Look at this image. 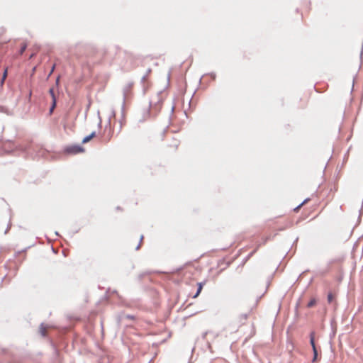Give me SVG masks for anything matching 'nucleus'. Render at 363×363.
Returning a JSON list of instances; mask_svg holds the SVG:
<instances>
[{"instance_id":"nucleus-1","label":"nucleus","mask_w":363,"mask_h":363,"mask_svg":"<svg viewBox=\"0 0 363 363\" xmlns=\"http://www.w3.org/2000/svg\"><path fill=\"white\" fill-rule=\"evenodd\" d=\"M65 151V152H67L68 154L76 155L78 153L83 152L84 151V150L82 147H81L79 145H72L66 147Z\"/></svg>"},{"instance_id":"nucleus-2","label":"nucleus","mask_w":363,"mask_h":363,"mask_svg":"<svg viewBox=\"0 0 363 363\" xmlns=\"http://www.w3.org/2000/svg\"><path fill=\"white\" fill-rule=\"evenodd\" d=\"M31 50H33V52L29 57L30 59H32L37 54V52L40 50V46L38 45H35L33 46Z\"/></svg>"},{"instance_id":"nucleus-3","label":"nucleus","mask_w":363,"mask_h":363,"mask_svg":"<svg viewBox=\"0 0 363 363\" xmlns=\"http://www.w3.org/2000/svg\"><path fill=\"white\" fill-rule=\"evenodd\" d=\"M49 93L50 94L52 98V101H53V104H52V106L50 109V111H52L53 108H55V103H56V99H55V93H54V89L52 88H51L50 90H49Z\"/></svg>"},{"instance_id":"nucleus-4","label":"nucleus","mask_w":363,"mask_h":363,"mask_svg":"<svg viewBox=\"0 0 363 363\" xmlns=\"http://www.w3.org/2000/svg\"><path fill=\"white\" fill-rule=\"evenodd\" d=\"M335 301V294H333L332 292H329L328 294V303H332Z\"/></svg>"},{"instance_id":"nucleus-5","label":"nucleus","mask_w":363,"mask_h":363,"mask_svg":"<svg viewBox=\"0 0 363 363\" xmlns=\"http://www.w3.org/2000/svg\"><path fill=\"white\" fill-rule=\"evenodd\" d=\"M315 337H314V333H311L310 335V342L313 347V350L316 349L315 345Z\"/></svg>"},{"instance_id":"nucleus-6","label":"nucleus","mask_w":363,"mask_h":363,"mask_svg":"<svg viewBox=\"0 0 363 363\" xmlns=\"http://www.w3.org/2000/svg\"><path fill=\"white\" fill-rule=\"evenodd\" d=\"M202 289H203V284L202 283H198L197 291H196V294L193 297L194 298L198 297L199 295L200 294V293L201 292Z\"/></svg>"},{"instance_id":"nucleus-7","label":"nucleus","mask_w":363,"mask_h":363,"mask_svg":"<svg viewBox=\"0 0 363 363\" xmlns=\"http://www.w3.org/2000/svg\"><path fill=\"white\" fill-rule=\"evenodd\" d=\"M39 332L42 336L45 337L47 334V328L43 325H40Z\"/></svg>"},{"instance_id":"nucleus-8","label":"nucleus","mask_w":363,"mask_h":363,"mask_svg":"<svg viewBox=\"0 0 363 363\" xmlns=\"http://www.w3.org/2000/svg\"><path fill=\"white\" fill-rule=\"evenodd\" d=\"M308 201H309V199H305V200H304V201H303L300 205H298L297 207H296V208H294V211L295 212H298V211L301 209V208L304 204H306Z\"/></svg>"},{"instance_id":"nucleus-9","label":"nucleus","mask_w":363,"mask_h":363,"mask_svg":"<svg viewBox=\"0 0 363 363\" xmlns=\"http://www.w3.org/2000/svg\"><path fill=\"white\" fill-rule=\"evenodd\" d=\"M95 135V133H92L91 135L85 137L83 140H82V143H86L87 142H89L91 138H93Z\"/></svg>"},{"instance_id":"nucleus-10","label":"nucleus","mask_w":363,"mask_h":363,"mask_svg":"<svg viewBox=\"0 0 363 363\" xmlns=\"http://www.w3.org/2000/svg\"><path fill=\"white\" fill-rule=\"evenodd\" d=\"M27 47H28L27 43H23L21 44V49H20V51H19V54H20V55H23V52H25V50H26Z\"/></svg>"},{"instance_id":"nucleus-11","label":"nucleus","mask_w":363,"mask_h":363,"mask_svg":"<svg viewBox=\"0 0 363 363\" xmlns=\"http://www.w3.org/2000/svg\"><path fill=\"white\" fill-rule=\"evenodd\" d=\"M316 299L315 298H312L307 304L308 308H312L316 304Z\"/></svg>"},{"instance_id":"nucleus-12","label":"nucleus","mask_w":363,"mask_h":363,"mask_svg":"<svg viewBox=\"0 0 363 363\" xmlns=\"http://www.w3.org/2000/svg\"><path fill=\"white\" fill-rule=\"evenodd\" d=\"M7 77V69H6L4 72V74H3V76H2V79H1V84H3L5 79H6Z\"/></svg>"},{"instance_id":"nucleus-13","label":"nucleus","mask_w":363,"mask_h":363,"mask_svg":"<svg viewBox=\"0 0 363 363\" xmlns=\"http://www.w3.org/2000/svg\"><path fill=\"white\" fill-rule=\"evenodd\" d=\"M259 246H260L259 245H257V246L256 247V248L255 249V250H254V251H252V252L249 255V257L252 256V255L256 252V251L258 250V248L259 247Z\"/></svg>"},{"instance_id":"nucleus-14","label":"nucleus","mask_w":363,"mask_h":363,"mask_svg":"<svg viewBox=\"0 0 363 363\" xmlns=\"http://www.w3.org/2000/svg\"><path fill=\"white\" fill-rule=\"evenodd\" d=\"M313 354H314L313 360H315L317 358V355H318L317 349L313 350Z\"/></svg>"},{"instance_id":"nucleus-15","label":"nucleus","mask_w":363,"mask_h":363,"mask_svg":"<svg viewBox=\"0 0 363 363\" xmlns=\"http://www.w3.org/2000/svg\"><path fill=\"white\" fill-rule=\"evenodd\" d=\"M55 65L52 66V67L51 68V71H50V75L53 72L54 69H55Z\"/></svg>"}]
</instances>
